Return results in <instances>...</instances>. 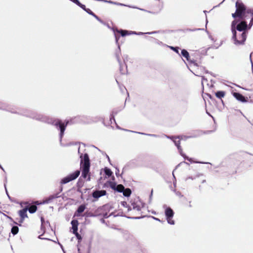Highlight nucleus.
Segmentation results:
<instances>
[{"instance_id": "obj_26", "label": "nucleus", "mask_w": 253, "mask_h": 253, "mask_svg": "<svg viewBox=\"0 0 253 253\" xmlns=\"http://www.w3.org/2000/svg\"><path fill=\"white\" fill-rule=\"evenodd\" d=\"M60 129H61V132L62 133L63 132L64 130V127L63 125H62V124H60Z\"/></svg>"}, {"instance_id": "obj_1", "label": "nucleus", "mask_w": 253, "mask_h": 253, "mask_svg": "<svg viewBox=\"0 0 253 253\" xmlns=\"http://www.w3.org/2000/svg\"><path fill=\"white\" fill-rule=\"evenodd\" d=\"M236 11L232 14L234 18H239L240 20H247V16L250 8H247L246 6L240 0H237L235 3Z\"/></svg>"}, {"instance_id": "obj_10", "label": "nucleus", "mask_w": 253, "mask_h": 253, "mask_svg": "<svg viewBox=\"0 0 253 253\" xmlns=\"http://www.w3.org/2000/svg\"><path fill=\"white\" fill-rule=\"evenodd\" d=\"M248 13L247 19H251L250 23L249 25V29H250L253 24V9H250V11Z\"/></svg>"}, {"instance_id": "obj_25", "label": "nucleus", "mask_w": 253, "mask_h": 253, "mask_svg": "<svg viewBox=\"0 0 253 253\" xmlns=\"http://www.w3.org/2000/svg\"><path fill=\"white\" fill-rule=\"evenodd\" d=\"M168 222L170 224H174V221L171 219V218H168Z\"/></svg>"}, {"instance_id": "obj_21", "label": "nucleus", "mask_w": 253, "mask_h": 253, "mask_svg": "<svg viewBox=\"0 0 253 253\" xmlns=\"http://www.w3.org/2000/svg\"><path fill=\"white\" fill-rule=\"evenodd\" d=\"M86 164H87L88 165H89V159H88V156L87 155H85L84 156V165H86Z\"/></svg>"}, {"instance_id": "obj_11", "label": "nucleus", "mask_w": 253, "mask_h": 253, "mask_svg": "<svg viewBox=\"0 0 253 253\" xmlns=\"http://www.w3.org/2000/svg\"><path fill=\"white\" fill-rule=\"evenodd\" d=\"M226 94V92L224 91H218L215 93V96L220 99L223 98Z\"/></svg>"}, {"instance_id": "obj_7", "label": "nucleus", "mask_w": 253, "mask_h": 253, "mask_svg": "<svg viewBox=\"0 0 253 253\" xmlns=\"http://www.w3.org/2000/svg\"><path fill=\"white\" fill-rule=\"evenodd\" d=\"M71 224L72 225V229L73 233L76 235V236L79 238L80 237V235L77 232L78 230V222L76 220H73L71 222Z\"/></svg>"}, {"instance_id": "obj_20", "label": "nucleus", "mask_w": 253, "mask_h": 253, "mask_svg": "<svg viewBox=\"0 0 253 253\" xmlns=\"http://www.w3.org/2000/svg\"><path fill=\"white\" fill-rule=\"evenodd\" d=\"M104 171H105V174L109 176H111V174H112L111 170L110 169H108L107 168H105L104 169Z\"/></svg>"}, {"instance_id": "obj_6", "label": "nucleus", "mask_w": 253, "mask_h": 253, "mask_svg": "<svg viewBox=\"0 0 253 253\" xmlns=\"http://www.w3.org/2000/svg\"><path fill=\"white\" fill-rule=\"evenodd\" d=\"M233 96L238 101L242 102H247V98L244 96L242 94L238 92H234L233 93Z\"/></svg>"}, {"instance_id": "obj_3", "label": "nucleus", "mask_w": 253, "mask_h": 253, "mask_svg": "<svg viewBox=\"0 0 253 253\" xmlns=\"http://www.w3.org/2000/svg\"><path fill=\"white\" fill-rule=\"evenodd\" d=\"M241 32L237 33L235 29L233 28V39L236 45L244 44L246 40L248 32L247 31Z\"/></svg>"}, {"instance_id": "obj_2", "label": "nucleus", "mask_w": 253, "mask_h": 253, "mask_svg": "<svg viewBox=\"0 0 253 253\" xmlns=\"http://www.w3.org/2000/svg\"><path fill=\"white\" fill-rule=\"evenodd\" d=\"M210 49V48L207 49L202 48L198 50L195 51L192 55L195 57V59L193 58L192 60H191V63H193L195 66H200L201 64V58L203 56L207 55V51Z\"/></svg>"}, {"instance_id": "obj_23", "label": "nucleus", "mask_w": 253, "mask_h": 253, "mask_svg": "<svg viewBox=\"0 0 253 253\" xmlns=\"http://www.w3.org/2000/svg\"><path fill=\"white\" fill-rule=\"evenodd\" d=\"M120 33H121L122 36H125L126 35L129 34L128 32L126 30H121V31H120Z\"/></svg>"}, {"instance_id": "obj_16", "label": "nucleus", "mask_w": 253, "mask_h": 253, "mask_svg": "<svg viewBox=\"0 0 253 253\" xmlns=\"http://www.w3.org/2000/svg\"><path fill=\"white\" fill-rule=\"evenodd\" d=\"M203 31H204L203 28H198L197 29H194V28L191 29V31L192 32H194L195 31L199 32V36H201V34H200L201 32Z\"/></svg>"}, {"instance_id": "obj_9", "label": "nucleus", "mask_w": 253, "mask_h": 253, "mask_svg": "<svg viewBox=\"0 0 253 253\" xmlns=\"http://www.w3.org/2000/svg\"><path fill=\"white\" fill-rule=\"evenodd\" d=\"M89 165L87 164L84 165L83 170L82 172L83 176L84 178H86L89 172Z\"/></svg>"}, {"instance_id": "obj_8", "label": "nucleus", "mask_w": 253, "mask_h": 253, "mask_svg": "<svg viewBox=\"0 0 253 253\" xmlns=\"http://www.w3.org/2000/svg\"><path fill=\"white\" fill-rule=\"evenodd\" d=\"M106 193L105 190L96 191L93 193L92 196L96 199H98L101 196L106 195Z\"/></svg>"}, {"instance_id": "obj_18", "label": "nucleus", "mask_w": 253, "mask_h": 253, "mask_svg": "<svg viewBox=\"0 0 253 253\" xmlns=\"http://www.w3.org/2000/svg\"><path fill=\"white\" fill-rule=\"evenodd\" d=\"M85 209V207L84 205H81L79 207V208L78 209V212L79 213H81L84 211Z\"/></svg>"}, {"instance_id": "obj_27", "label": "nucleus", "mask_w": 253, "mask_h": 253, "mask_svg": "<svg viewBox=\"0 0 253 253\" xmlns=\"http://www.w3.org/2000/svg\"><path fill=\"white\" fill-rule=\"evenodd\" d=\"M74 2H75V3H76L77 4H78L79 5L80 4V2L78 0H74Z\"/></svg>"}, {"instance_id": "obj_15", "label": "nucleus", "mask_w": 253, "mask_h": 253, "mask_svg": "<svg viewBox=\"0 0 253 253\" xmlns=\"http://www.w3.org/2000/svg\"><path fill=\"white\" fill-rule=\"evenodd\" d=\"M37 209V207L36 206L33 205L29 208V211L31 213H34L36 211Z\"/></svg>"}, {"instance_id": "obj_12", "label": "nucleus", "mask_w": 253, "mask_h": 253, "mask_svg": "<svg viewBox=\"0 0 253 253\" xmlns=\"http://www.w3.org/2000/svg\"><path fill=\"white\" fill-rule=\"evenodd\" d=\"M165 213L167 217V218L172 217L173 215L172 210L169 208H168L166 209Z\"/></svg>"}, {"instance_id": "obj_13", "label": "nucleus", "mask_w": 253, "mask_h": 253, "mask_svg": "<svg viewBox=\"0 0 253 253\" xmlns=\"http://www.w3.org/2000/svg\"><path fill=\"white\" fill-rule=\"evenodd\" d=\"M27 211V209H24L19 211V214H20V216L21 217L22 220L24 218L27 217V213H26Z\"/></svg>"}, {"instance_id": "obj_22", "label": "nucleus", "mask_w": 253, "mask_h": 253, "mask_svg": "<svg viewBox=\"0 0 253 253\" xmlns=\"http://www.w3.org/2000/svg\"><path fill=\"white\" fill-rule=\"evenodd\" d=\"M181 53L183 55V56H184V57H185L186 58V59L187 60L188 59L189 53H188V52L187 51H186L185 50H183L181 51Z\"/></svg>"}, {"instance_id": "obj_14", "label": "nucleus", "mask_w": 253, "mask_h": 253, "mask_svg": "<svg viewBox=\"0 0 253 253\" xmlns=\"http://www.w3.org/2000/svg\"><path fill=\"white\" fill-rule=\"evenodd\" d=\"M123 191L124 195L125 196H129L131 194V191L128 188L124 190Z\"/></svg>"}, {"instance_id": "obj_4", "label": "nucleus", "mask_w": 253, "mask_h": 253, "mask_svg": "<svg viewBox=\"0 0 253 253\" xmlns=\"http://www.w3.org/2000/svg\"><path fill=\"white\" fill-rule=\"evenodd\" d=\"M80 171L79 170H77L75 171L72 174L67 176V177L64 178L61 181L62 183H68L73 180L77 178L80 175Z\"/></svg>"}, {"instance_id": "obj_24", "label": "nucleus", "mask_w": 253, "mask_h": 253, "mask_svg": "<svg viewBox=\"0 0 253 253\" xmlns=\"http://www.w3.org/2000/svg\"><path fill=\"white\" fill-rule=\"evenodd\" d=\"M236 23H237V21H236L234 20L233 21H232V25H231V30H233V28L236 29L235 26Z\"/></svg>"}, {"instance_id": "obj_17", "label": "nucleus", "mask_w": 253, "mask_h": 253, "mask_svg": "<svg viewBox=\"0 0 253 253\" xmlns=\"http://www.w3.org/2000/svg\"><path fill=\"white\" fill-rule=\"evenodd\" d=\"M18 228L17 226H14L11 229V232L13 234L15 235L18 232Z\"/></svg>"}, {"instance_id": "obj_19", "label": "nucleus", "mask_w": 253, "mask_h": 253, "mask_svg": "<svg viewBox=\"0 0 253 253\" xmlns=\"http://www.w3.org/2000/svg\"><path fill=\"white\" fill-rule=\"evenodd\" d=\"M116 190L119 192H122L124 190V187L121 184L118 185L117 186Z\"/></svg>"}, {"instance_id": "obj_5", "label": "nucleus", "mask_w": 253, "mask_h": 253, "mask_svg": "<svg viewBox=\"0 0 253 253\" xmlns=\"http://www.w3.org/2000/svg\"><path fill=\"white\" fill-rule=\"evenodd\" d=\"M241 20V21L237 25L235 30H237L239 32L246 31L248 27L247 23L246 20Z\"/></svg>"}]
</instances>
